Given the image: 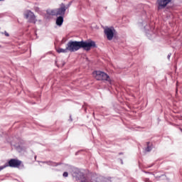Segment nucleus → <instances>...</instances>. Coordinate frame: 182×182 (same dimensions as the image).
<instances>
[{"label":"nucleus","mask_w":182,"mask_h":182,"mask_svg":"<svg viewBox=\"0 0 182 182\" xmlns=\"http://www.w3.org/2000/svg\"><path fill=\"white\" fill-rule=\"evenodd\" d=\"M85 50H90L92 48V41H70L67 44V49L70 52H76L82 48Z\"/></svg>","instance_id":"1"},{"label":"nucleus","mask_w":182,"mask_h":182,"mask_svg":"<svg viewBox=\"0 0 182 182\" xmlns=\"http://www.w3.org/2000/svg\"><path fill=\"white\" fill-rule=\"evenodd\" d=\"M104 35L107 41H114L117 38V31L113 26H106L104 28Z\"/></svg>","instance_id":"2"},{"label":"nucleus","mask_w":182,"mask_h":182,"mask_svg":"<svg viewBox=\"0 0 182 182\" xmlns=\"http://www.w3.org/2000/svg\"><path fill=\"white\" fill-rule=\"evenodd\" d=\"M92 75L97 80H105L106 82H112L110 77L106 74V73L102 71H95L92 73Z\"/></svg>","instance_id":"3"},{"label":"nucleus","mask_w":182,"mask_h":182,"mask_svg":"<svg viewBox=\"0 0 182 182\" xmlns=\"http://www.w3.org/2000/svg\"><path fill=\"white\" fill-rule=\"evenodd\" d=\"M24 18H26V19H27V21L31 23H36V16H35L33 12L29 10H27L24 12Z\"/></svg>","instance_id":"4"},{"label":"nucleus","mask_w":182,"mask_h":182,"mask_svg":"<svg viewBox=\"0 0 182 182\" xmlns=\"http://www.w3.org/2000/svg\"><path fill=\"white\" fill-rule=\"evenodd\" d=\"M65 11L66 6L63 4L60 9L48 11V14L49 15H65Z\"/></svg>","instance_id":"5"},{"label":"nucleus","mask_w":182,"mask_h":182,"mask_svg":"<svg viewBox=\"0 0 182 182\" xmlns=\"http://www.w3.org/2000/svg\"><path fill=\"white\" fill-rule=\"evenodd\" d=\"M22 162L18 159H11L9 161L8 163H6V164H8V167H13L14 168H17L21 166Z\"/></svg>","instance_id":"6"},{"label":"nucleus","mask_w":182,"mask_h":182,"mask_svg":"<svg viewBox=\"0 0 182 182\" xmlns=\"http://www.w3.org/2000/svg\"><path fill=\"white\" fill-rule=\"evenodd\" d=\"M170 2H171V0H158L157 4L159 9L166 8V6H167Z\"/></svg>","instance_id":"7"},{"label":"nucleus","mask_w":182,"mask_h":182,"mask_svg":"<svg viewBox=\"0 0 182 182\" xmlns=\"http://www.w3.org/2000/svg\"><path fill=\"white\" fill-rule=\"evenodd\" d=\"M55 23L58 26H62L63 24V17L59 16L57 18Z\"/></svg>","instance_id":"8"},{"label":"nucleus","mask_w":182,"mask_h":182,"mask_svg":"<svg viewBox=\"0 0 182 182\" xmlns=\"http://www.w3.org/2000/svg\"><path fill=\"white\" fill-rule=\"evenodd\" d=\"M56 50L58 53H66L68 50H69V49H68V46H67L65 49L61 48H56Z\"/></svg>","instance_id":"9"},{"label":"nucleus","mask_w":182,"mask_h":182,"mask_svg":"<svg viewBox=\"0 0 182 182\" xmlns=\"http://www.w3.org/2000/svg\"><path fill=\"white\" fill-rule=\"evenodd\" d=\"M152 144L150 142L147 143V147L145 149L146 151H151Z\"/></svg>","instance_id":"10"},{"label":"nucleus","mask_w":182,"mask_h":182,"mask_svg":"<svg viewBox=\"0 0 182 182\" xmlns=\"http://www.w3.org/2000/svg\"><path fill=\"white\" fill-rule=\"evenodd\" d=\"M6 167H8V164H5L3 166H0V171H2V170H4V168H6Z\"/></svg>","instance_id":"11"},{"label":"nucleus","mask_w":182,"mask_h":182,"mask_svg":"<svg viewBox=\"0 0 182 182\" xmlns=\"http://www.w3.org/2000/svg\"><path fill=\"white\" fill-rule=\"evenodd\" d=\"M2 35H4L5 36H6L7 38L9 37V33L6 32V31H4L1 33Z\"/></svg>","instance_id":"12"},{"label":"nucleus","mask_w":182,"mask_h":182,"mask_svg":"<svg viewBox=\"0 0 182 182\" xmlns=\"http://www.w3.org/2000/svg\"><path fill=\"white\" fill-rule=\"evenodd\" d=\"M167 178V177H166V176L164 175H162L161 177H160V180L162 181V180H166Z\"/></svg>","instance_id":"13"},{"label":"nucleus","mask_w":182,"mask_h":182,"mask_svg":"<svg viewBox=\"0 0 182 182\" xmlns=\"http://www.w3.org/2000/svg\"><path fill=\"white\" fill-rule=\"evenodd\" d=\"M63 176V177H68V172H64Z\"/></svg>","instance_id":"14"},{"label":"nucleus","mask_w":182,"mask_h":182,"mask_svg":"<svg viewBox=\"0 0 182 182\" xmlns=\"http://www.w3.org/2000/svg\"><path fill=\"white\" fill-rule=\"evenodd\" d=\"M76 170L75 171V172L74 173H73V176H74V177H77V175L76 174Z\"/></svg>","instance_id":"15"},{"label":"nucleus","mask_w":182,"mask_h":182,"mask_svg":"<svg viewBox=\"0 0 182 182\" xmlns=\"http://www.w3.org/2000/svg\"><path fill=\"white\" fill-rule=\"evenodd\" d=\"M95 47H96V44L94 42H92V48H95Z\"/></svg>","instance_id":"16"},{"label":"nucleus","mask_w":182,"mask_h":182,"mask_svg":"<svg viewBox=\"0 0 182 182\" xmlns=\"http://www.w3.org/2000/svg\"><path fill=\"white\" fill-rule=\"evenodd\" d=\"M81 182H87V178H84L81 181Z\"/></svg>","instance_id":"17"},{"label":"nucleus","mask_w":182,"mask_h":182,"mask_svg":"<svg viewBox=\"0 0 182 182\" xmlns=\"http://www.w3.org/2000/svg\"><path fill=\"white\" fill-rule=\"evenodd\" d=\"M70 122H72L73 119H72V116L70 115Z\"/></svg>","instance_id":"18"},{"label":"nucleus","mask_w":182,"mask_h":182,"mask_svg":"<svg viewBox=\"0 0 182 182\" xmlns=\"http://www.w3.org/2000/svg\"><path fill=\"white\" fill-rule=\"evenodd\" d=\"M171 56V54H169V55H168V59H170Z\"/></svg>","instance_id":"19"}]
</instances>
